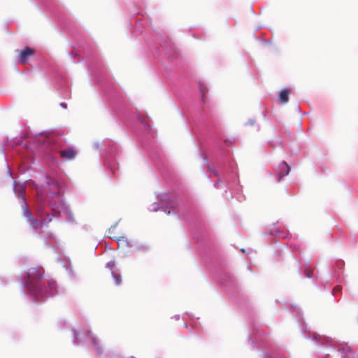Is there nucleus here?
<instances>
[{
	"label": "nucleus",
	"instance_id": "14",
	"mask_svg": "<svg viewBox=\"0 0 358 358\" xmlns=\"http://www.w3.org/2000/svg\"><path fill=\"white\" fill-rule=\"evenodd\" d=\"M201 91H202V101H205V90H201Z\"/></svg>",
	"mask_w": 358,
	"mask_h": 358
},
{
	"label": "nucleus",
	"instance_id": "3",
	"mask_svg": "<svg viewBox=\"0 0 358 358\" xmlns=\"http://www.w3.org/2000/svg\"><path fill=\"white\" fill-rule=\"evenodd\" d=\"M24 217L27 222L34 230L41 229L43 225L46 224L44 220L38 221V220L35 219L27 208H26L24 210Z\"/></svg>",
	"mask_w": 358,
	"mask_h": 358
},
{
	"label": "nucleus",
	"instance_id": "15",
	"mask_svg": "<svg viewBox=\"0 0 358 358\" xmlns=\"http://www.w3.org/2000/svg\"><path fill=\"white\" fill-rule=\"evenodd\" d=\"M164 212L166 213L168 215H170L171 213V210H169L168 211L164 210Z\"/></svg>",
	"mask_w": 358,
	"mask_h": 358
},
{
	"label": "nucleus",
	"instance_id": "13",
	"mask_svg": "<svg viewBox=\"0 0 358 358\" xmlns=\"http://www.w3.org/2000/svg\"><path fill=\"white\" fill-rule=\"evenodd\" d=\"M255 122L254 120H248V122H247L245 123V126H246V127H247V126H252L253 124H255Z\"/></svg>",
	"mask_w": 358,
	"mask_h": 358
},
{
	"label": "nucleus",
	"instance_id": "11",
	"mask_svg": "<svg viewBox=\"0 0 358 358\" xmlns=\"http://www.w3.org/2000/svg\"><path fill=\"white\" fill-rule=\"evenodd\" d=\"M341 290H342V287H341V286H340V285H337V286H336V287L334 288V289H333V294H334V295H336V293H339V292H341Z\"/></svg>",
	"mask_w": 358,
	"mask_h": 358
},
{
	"label": "nucleus",
	"instance_id": "18",
	"mask_svg": "<svg viewBox=\"0 0 358 358\" xmlns=\"http://www.w3.org/2000/svg\"><path fill=\"white\" fill-rule=\"evenodd\" d=\"M171 210H172V211H173V213H175V212H174V209H173V208H171Z\"/></svg>",
	"mask_w": 358,
	"mask_h": 358
},
{
	"label": "nucleus",
	"instance_id": "19",
	"mask_svg": "<svg viewBox=\"0 0 358 358\" xmlns=\"http://www.w3.org/2000/svg\"><path fill=\"white\" fill-rule=\"evenodd\" d=\"M358 358V357H357Z\"/></svg>",
	"mask_w": 358,
	"mask_h": 358
},
{
	"label": "nucleus",
	"instance_id": "17",
	"mask_svg": "<svg viewBox=\"0 0 358 358\" xmlns=\"http://www.w3.org/2000/svg\"><path fill=\"white\" fill-rule=\"evenodd\" d=\"M52 183H53L56 187H57V182H55V181H52Z\"/></svg>",
	"mask_w": 358,
	"mask_h": 358
},
{
	"label": "nucleus",
	"instance_id": "7",
	"mask_svg": "<svg viewBox=\"0 0 358 358\" xmlns=\"http://www.w3.org/2000/svg\"><path fill=\"white\" fill-rule=\"evenodd\" d=\"M115 228H116V226L115 225L109 229V230H108L109 237L110 238L116 240L117 241H126L127 240L124 236L117 237L114 234V231H115Z\"/></svg>",
	"mask_w": 358,
	"mask_h": 358
},
{
	"label": "nucleus",
	"instance_id": "6",
	"mask_svg": "<svg viewBox=\"0 0 358 358\" xmlns=\"http://www.w3.org/2000/svg\"><path fill=\"white\" fill-rule=\"evenodd\" d=\"M279 99L282 103H286L289 100V91L287 89H283L280 92Z\"/></svg>",
	"mask_w": 358,
	"mask_h": 358
},
{
	"label": "nucleus",
	"instance_id": "9",
	"mask_svg": "<svg viewBox=\"0 0 358 358\" xmlns=\"http://www.w3.org/2000/svg\"><path fill=\"white\" fill-rule=\"evenodd\" d=\"M113 278L115 280V284L116 285H119L121 282V276L120 275H117V274H113Z\"/></svg>",
	"mask_w": 358,
	"mask_h": 358
},
{
	"label": "nucleus",
	"instance_id": "16",
	"mask_svg": "<svg viewBox=\"0 0 358 358\" xmlns=\"http://www.w3.org/2000/svg\"><path fill=\"white\" fill-rule=\"evenodd\" d=\"M61 106H62V107H64V108H66V105L65 103H61Z\"/></svg>",
	"mask_w": 358,
	"mask_h": 358
},
{
	"label": "nucleus",
	"instance_id": "8",
	"mask_svg": "<svg viewBox=\"0 0 358 358\" xmlns=\"http://www.w3.org/2000/svg\"><path fill=\"white\" fill-rule=\"evenodd\" d=\"M281 165L282 166V169H285V171L284 172L282 171L280 173V178H282V177L287 176L289 173V170H290V167L286 162H283Z\"/></svg>",
	"mask_w": 358,
	"mask_h": 358
},
{
	"label": "nucleus",
	"instance_id": "10",
	"mask_svg": "<svg viewBox=\"0 0 358 358\" xmlns=\"http://www.w3.org/2000/svg\"><path fill=\"white\" fill-rule=\"evenodd\" d=\"M304 273L307 278H310L313 276V271L311 269H305Z\"/></svg>",
	"mask_w": 358,
	"mask_h": 358
},
{
	"label": "nucleus",
	"instance_id": "12",
	"mask_svg": "<svg viewBox=\"0 0 358 358\" xmlns=\"http://www.w3.org/2000/svg\"><path fill=\"white\" fill-rule=\"evenodd\" d=\"M157 204L156 203H153L152 206H151V208H150V210H152V211H157Z\"/></svg>",
	"mask_w": 358,
	"mask_h": 358
},
{
	"label": "nucleus",
	"instance_id": "1",
	"mask_svg": "<svg viewBox=\"0 0 358 358\" xmlns=\"http://www.w3.org/2000/svg\"><path fill=\"white\" fill-rule=\"evenodd\" d=\"M43 269L41 267L31 268L27 272L25 283L27 288L32 292L36 293L41 285Z\"/></svg>",
	"mask_w": 358,
	"mask_h": 358
},
{
	"label": "nucleus",
	"instance_id": "2",
	"mask_svg": "<svg viewBox=\"0 0 358 358\" xmlns=\"http://www.w3.org/2000/svg\"><path fill=\"white\" fill-rule=\"evenodd\" d=\"M48 287H42V285L40 287L36 294L40 295L41 296L44 297H50L55 295L57 288L56 282L53 280H50L48 282Z\"/></svg>",
	"mask_w": 358,
	"mask_h": 358
},
{
	"label": "nucleus",
	"instance_id": "5",
	"mask_svg": "<svg viewBox=\"0 0 358 358\" xmlns=\"http://www.w3.org/2000/svg\"><path fill=\"white\" fill-rule=\"evenodd\" d=\"M34 50L29 47H26L20 54V62L23 64L26 63L28 57L32 56L34 54Z\"/></svg>",
	"mask_w": 358,
	"mask_h": 358
},
{
	"label": "nucleus",
	"instance_id": "4",
	"mask_svg": "<svg viewBox=\"0 0 358 358\" xmlns=\"http://www.w3.org/2000/svg\"><path fill=\"white\" fill-rule=\"evenodd\" d=\"M78 155L77 150L73 148H67L59 151V156L62 159L71 161L74 159Z\"/></svg>",
	"mask_w": 358,
	"mask_h": 358
}]
</instances>
